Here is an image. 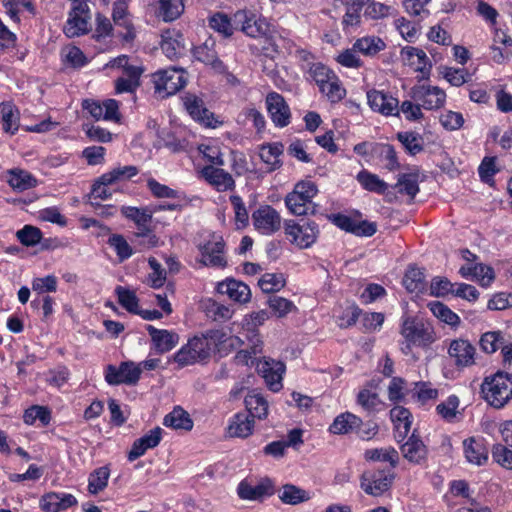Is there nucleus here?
I'll list each match as a JSON object with an SVG mask.
<instances>
[{
    "label": "nucleus",
    "mask_w": 512,
    "mask_h": 512,
    "mask_svg": "<svg viewBox=\"0 0 512 512\" xmlns=\"http://www.w3.org/2000/svg\"><path fill=\"white\" fill-rule=\"evenodd\" d=\"M362 424V420L349 412L338 415L330 425V432L333 434H347L355 431Z\"/></svg>",
    "instance_id": "31"
},
{
    "label": "nucleus",
    "mask_w": 512,
    "mask_h": 512,
    "mask_svg": "<svg viewBox=\"0 0 512 512\" xmlns=\"http://www.w3.org/2000/svg\"><path fill=\"white\" fill-rule=\"evenodd\" d=\"M320 91L324 93L332 102H338L345 97L346 91L340 85L336 75L327 83L320 87Z\"/></svg>",
    "instance_id": "59"
},
{
    "label": "nucleus",
    "mask_w": 512,
    "mask_h": 512,
    "mask_svg": "<svg viewBox=\"0 0 512 512\" xmlns=\"http://www.w3.org/2000/svg\"><path fill=\"white\" fill-rule=\"evenodd\" d=\"M193 56L196 60L210 65L215 71L221 73L225 70L223 62L218 58L217 52L214 49L213 41H206L200 46L195 47Z\"/></svg>",
    "instance_id": "27"
},
{
    "label": "nucleus",
    "mask_w": 512,
    "mask_h": 512,
    "mask_svg": "<svg viewBox=\"0 0 512 512\" xmlns=\"http://www.w3.org/2000/svg\"><path fill=\"white\" fill-rule=\"evenodd\" d=\"M183 101L185 109L195 121L211 128L221 124L220 121L215 119L214 114L205 107L203 100L198 96L187 94Z\"/></svg>",
    "instance_id": "15"
},
{
    "label": "nucleus",
    "mask_w": 512,
    "mask_h": 512,
    "mask_svg": "<svg viewBox=\"0 0 512 512\" xmlns=\"http://www.w3.org/2000/svg\"><path fill=\"white\" fill-rule=\"evenodd\" d=\"M138 173L139 170L134 165L118 166L102 175V183L115 184L118 182L127 181L136 176Z\"/></svg>",
    "instance_id": "39"
},
{
    "label": "nucleus",
    "mask_w": 512,
    "mask_h": 512,
    "mask_svg": "<svg viewBox=\"0 0 512 512\" xmlns=\"http://www.w3.org/2000/svg\"><path fill=\"white\" fill-rule=\"evenodd\" d=\"M230 202L233 206L237 228L246 227L249 223V214L242 198L238 195H232L230 196Z\"/></svg>",
    "instance_id": "57"
},
{
    "label": "nucleus",
    "mask_w": 512,
    "mask_h": 512,
    "mask_svg": "<svg viewBox=\"0 0 512 512\" xmlns=\"http://www.w3.org/2000/svg\"><path fill=\"white\" fill-rule=\"evenodd\" d=\"M395 188L400 194H406L413 199L419 192L418 175L415 173L400 174Z\"/></svg>",
    "instance_id": "45"
},
{
    "label": "nucleus",
    "mask_w": 512,
    "mask_h": 512,
    "mask_svg": "<svg viewBox=\"0 0 512 512\" xmlns=\"http://www.w3.org/2000/svg\"><path fill=\"white\" fill-rule=\"evenodd\" d=\"M265 103L270 118L275 126L283 128L290 124V107L281 94L277 92L268 93Z\"/></svg>",
    "instance_id": "12"
},
{
    "label": "nucleus",
    "mask_w": 512,
    "mask_h": 512,
    "mask_svg": "<svg viewBox=\"0 0 512 512\" xmlns=\"http://www.w3.org/2000/svg\"><path fill=\"white\" fill-rule=\"evenodd\" d=\"M17 238L25 246H34L40 242L42 232L37 227L25 225L17 232Z\"/></svg>",
    "instance_id": "61"
},
{
    "label": "nucleus",
    "mask_w": 512,
    "mask_h": 512,
    "mask_svg": "<svg viewBox=\"0 0 512 512\" xmlns=\"http://www.w3.org/2000/svg\"><path fill=\"white\" fill-rule=\"evenodd\" d=\"M108 242L115 249L120 261H124L132 256L133 250L122 235L114 234L109 238Z\"/></svg>",
    "instance_id": "63"
},
{
    "label": "nucleus",
    "mask_w": 512,
    "mask_h": 512,
    "mask_svg": "<svg viewBox=\"0 0 512 512\" xmlns=\"http://www.w3.org/2000/svg\"><path fill=\"white\" fill-rule=\"evenodd\" d=\"M309 75L316 82L319 88L335 76L329 68L321 63L312 64L309 69Z\"/></svg>",
    "instance_id": "64"
},
{
    "label": "nucleus",
    "mask_w": 512,
    "mask_h": 512,
    "mask_svg": "<svg viewBox=\"0 0 512 512\" xmlns=\"http://www.w3.org/2000/svg\"><path fill=\"white\" fill-rule=\"evenodd\" d=\"M253 426L254 420L251 419L249 415L237 413L229 424L228 433L232 437L245 438L252 433Z\"/></svg>",
    "instance_id": "33"
},
{
    "label": "nucleus",
    "mask_w": 512,
    "mask_h": 512,
    "mask_svg": "<svg viewBox=\"0 0 512 512\" xmlns=\"http://www.w3.org/2000/svg\"><path fill=\"white\" fill-rule=\"evenodd\" d=\"M183 48V36L179 31L165 30L162 33L161 49L168 58L177 57L181 54Z\"/></svg>",
    "instance_id": "29"
},
{
    "label": "nucleus",
    "mask_w": 512,
    "mask_h": 512,
    "mask_svg": "<svg viewBox=\"0 0 512 512\" xmlns=\"http://www.w3.org/2000/svg\"><path fill=\"white\" fill-rule=\"evenodd\" d=\"M267 304L277 317H284L296 308L293 302L276 295L270 296Z\"/></svg>",
    "instance_id": "58"
},
{
    "label": "nucleus",
    "mask_w": 512,
    "mask_h": 512,
    "mask_svg": "<svg viewBox=\"0 0 512 512\" xmlns=\"http://www.w3.org/2000/svg\"><path fill=\"white\" fill-rule=\"evenodd\" d=\"M357 403L368 412L377 411L382 404L378 394L368 389H363L358 393Z\"/></svg>",
    "instance_id": "56"
},
{
    "label": "nucleus",
    "mask_w": 512,
    "mask_h": 512,
    "mask_svg": "<svg viewBox=\"0 0 512 512\" xmlns=\"http://www.w3.org/2000/svg\"><path fill=\"white\" fill-rule=\"evenodd\" d=\"M397 139L411 155H416L424 150L423 137L416 132H399Z\"/></svg>",
    "instance_id": "44"
},
{
    "label": "nucleus",
    "mask_w": 512,
    "mask_h": 512,
    "mask_svg": "<svg viewBox=\"0 0 512 512\" xmlns=\"http://www.w3.org/2000/svg\"><path fill=\"white\" fill-rule=\"evenodd\" d=\"M465 457L468 462L476 465H483L487 459V450L484 445L473 438L463 442Z\"/></svg>",
    "instance_id": "37"
},
{
    "label": "nucleus",
    "mask_w": 512,
    "mask_h": 512,
    "mask_svg": "<svg viewBox=\"0 0 512 512\" xmlns=\"http://www.w3.org/2000/svg\"><path fill=\"white\" fill-rule=\"evenodd\" d=\"M317 192V186L313 182L301 181L286 196L285 204L292 214L298 216L306 215L310 209L312 212L314 211L312 199L316 196Z\"/></svg>",
    "instance_id": "3"
},
{
    "label": "nucleus",
    "mask_w": 512,
    "mask_h": 512,
    "mask_svg": "<svg viewBox=\"0 0 512 512\" xmlns=\"http://www.w3.org/2000/svg\"><path fill=\"white\" fill-rule=\"evenodd\" d=\"M159 15L164 21L176 20L184 11L183 0H157Z\"/></svg>",
    "instance_id": "40"
},
{
    "label": "nucleus",
    "mask_w": 512,
    "mask_h": 512,
    "mask_svg": "<svg viewBox=\"0 0 512 512\" xmlns=\"http://www.w3.org/2000/svg\"><path fill=\"white\" fill-rule=\"evenodd\" d=\"M255 229L263 235H271L281 227L280 214L270 205L259 207L252 213Z\"/></svg>",
    "instance_id": "11"
},
{
    "label": "nucleus",
    "mask_w": 512,
    "mask_h": 512,
    "mask_svg": "<svg viewBox=\"0 0 512 512\" xmlns=\"http://www.w3.org/2000/svg\"><path fill=\"white\" fill-rule=\"evenodd\" d=\"M157 352L163 354L172 350L179 342V335L173 331L157 329L152 325L146 327Z\"/></svg>",
    "instance_id": "22"
},
{
    "label": "nucleus",
    "mask_w": 512,
    "mask_h": 512,
    "mask_svg": "<svg viewBox=\"0 0 512 512\" xmlns=\"http://www.w3.org/2000/svg\"><path fill=\"white\" fill-rule=\"evenodd\" d=\"M394 478L395 474L391 471L364 472L360 477V486L366 494L380 496L391 487Z\"/></svg>",
    "instance_id": "8"
},
{
    "label": "nucleus",
    "mask_w": 512,
    "mask_h": 512,
    "mask_svg": "<svg viewBox=\"0 0 512 512\" xmlns=\"http://www.w3.org/2000/svg\"><path fill=\"white\" fill-rule=\"evenodd\" d=\"M390 417L395 422V428L397 431L396 438L398 441L403 440L411 428V413L408 409L402 406H396L390 411Z\"/></svg>",
    "instance_id": "30"
},
{
    "label": "nucleus",
    "mask_w": 512,
    "mask_h": 512,
    "mask_svg": "<svg viewBox=\"0 0 512 512\" xmlns=\"http://www.w3.org/2000/svg\"><path fill=\"white\" fill-rule=\"evenodd\" d=\"M206 314L214 321H226L232 317L233 311L216 301L209 300L205 305Z\"/></svg>",
    "instance_id": "55"
},
{
    "label": "nucleus",
    "mask_w": 512,
    "mask_h": 512,
    "mask_svg": "<svg viewBox=\"0 0 512 512\" xmlns=\"http://www.w3.org/2000/svg\"><path fill=\"white\" fill-rule=\"evenodd\" d=\"M284 151L282 143L275 142L272 144L262 145L260 148L259 156L261 160L267 164L269 171L277 170L281 167L282 163L279 159Z\"/></svg>",
    "instance_id": "32"
},
{
    "label": "nucleus",
    "mask_w": 512,
    "mask_h": 512,
    "mask_svg": "<svg viewBox=\"0 0 512 512\" xmlns=\"http://www.w3.org/2000/svg\"><path fill=\"white\" fill-rule=\"evenodd\" d=\"M279 498L285 504L298 505L310 500L311 497L306 490L293 484H285L282 486Z\"/></svg>",
    "instance_id": "38"
},
{
    "label": "nucleus",
    "mask_w": 512,
    "mask_h": 512,
    "mask_svg": "<svg viewBox=\"0 0 512 512\" xmlns=\"http://www.w3.org/2000/svg\"><path fill=\"white\" fill-rule=\"evenodd\" d=\"M285 234L292 244L299 248H308L313 245L319 235V228L315 222L304 221L297 223L294 220L285 222Z\"/></svg>",
    "instance_id": "6"
},
{
    "label": "nucleus",
    "mask_w": 512,
    "mask_h": 512,
    "mask_svg": "<svg viewBox=\"0 0 512 512\" xmlns=\"http://www.w3.org/2000/svg\"><path fill=\"white\" fill-rule=\"evenodd\" d=\"M367 100L370 108L384 116L398 115V99L378 90L367 92Z\"/></svg>",
    "instance_id": "16"
},
{
    "label": "nucleus",
    "mask_w": 512,
    "mask_h": 512,
    "mask_svg": "<svg viewBox=\"0 0 512 512\" xmlns=\"http://www.w3.org/2000/svg\"><path fill=\"white\" fill-rule=\"evenodd\" d=\"M9 185L17 191H24L33 188L37 184V180L27 171L12 170L9 172Z\"/></svg>",
    "instance_id": "42"
},
{
    "label": "nucleus",
    "mask_w": 512,
    "mask_h": 512,
    "mask_svg": "<svg viewBox=\"0 0 512 512\" xmlns=\"http://www.w3.org/2000/svg\"><path fill=\"white\" fill-rule=\"evenodd\" d=\"M402 53L406 56L409 66L413 67L416 71L421 72L424 77L429 75L432 64L422 49L406 47L403 49Z\"/></svg>",
    "instance_id": "28"
},
{
    "label": "nucleus",
    "mask_w": 512,
    "mask_h": 512,
    "mask_svg": "<svg viewBox=\"0 0 512 512\" xmlns=\"http://www.w3.org/2000/svg\"><path fill=\"white\" fill-rule=\"evenodd\" d=\"M258 285L264 293H272L285 286V279L281 273H266L259 279Z\"/></svg>",
    "instance_id": "52"
},
{
    "label": "nucleus",
    "mask_w": 512,
    "mask_h": 512,
    "mask_svg": "<svg viewBox=\"0 0 512 512\" xmlns=\"http://www.w3.org/2000/svg\"><path fill=\"white\" fill-rule=\"evenodd\" d=\"M121 213L136 224L135 236L142 238L143 244L147 247L156 246L158 239L151 229L152 212L148 208L123 206Z\"/></svg>",
    "instance_id": "4"
},
{
    "label": "nucleus",
    "mask_w": 512,
    "mask_h": 512,
    "mask_svg": "<svg viewBox=\"0 0 512 512\" xmlns=\"http://www.w3.org/2000/svg\"><path fill=\"white\" fill-rule=\"evenodd\" d=\"M475 347L464 339L453 340L448 348V354L454 359L458 367H467L474 364Z\"/></svg>",
    "instance_id": "19"
},
{
    "label": "nucleus",
    "mask_w": 512,
    "mask_h": 512,
    "mask_svg": "<svg viewBox=\"0 0 512 512\" xmlns=\"http://www.w3.org/2000/svg\"><path fill=\"white\" fill-rule=\"evenodd\" d=\"M235 28H239L247 36L258 38L265 36L269 31V25L265 19L257 17L246 10L237 11L233 17Z\"/></svg>",
    "instance_id": "9"
},
{
    "label": "nucleus",
    "mask_w": 512,
    "mask_h": 512,
    "mask_svg": "<svg viewBox=\"0 0 512 512\" xmlns=\"http://www.w3.org/2000/svg\"><path fill=\"white\" fill-rule=\"evenodd\" d=\"M127 4L124 1H117L113 5V21L116 25L123 26L127 29V33L124 36L126 40L133 39L134 33L131 29V24L127 19Z\"/></svg>",
    "instance_id": "49"
},
{
    "label": "nucleus",
    "mask_w": 512,
    "mask_h": 512,
    "mask_svg": "<svg viewBox=\"0 0 512 512\" xmlns=\"http://www.w3.org/2000/svg\"><path fill=\"white\" fill-rule=\"evenodd\" d=\"M245 406L249 411V416L251 419H265L268 415V402L267 400L259 393H249L245 397Z\"/></svg>",
    "instance_id": "34"
},
{
    "label": "nucleus",
    "mask_w": 512,
    "mask_h": 512,
    "mask_svg": "<svg viewBox=\"0 0 512 512\" xmlns=\"http://www.w3.org/2000/svg\"><path fill=\"white\" fill-rule=\"evenodd\" d=\"M163 424L173 429L190 431L193 428V421L190 415L181 407H176L164 417Z\"/></svg>",
    "instance_id": "36"
},
{
    "label": "nucleus",
    "mask_w": 512,
    "mask_h": 512,
    "mask_svg": "<svg viewBox=\"0 0 512 512\" xmlns=\"http://www.w3.org/2000/svg\"><path fill=\"white\" fill-rule=\"evenodd\" d=\"M220 294L227 295L231 300L239 303H247L251 298V291L247 284L234 279H227L217 286Z\"/></svg>",
    "instance_id": "23"
},
{
    "label": "nucleus",
    "mask_w": 512,
    "mask_h": 512,
    "mask_svg": "<svg viewBox=\"0 0 512 512\" xmlns=\"http://www.w3.org/2000/svg\"><path fill=\"white\" fill-rule=\"evenodd\" d=\"M430 310L434 316H436L441 321L454 326L459 323V316L450 310L446 305L441 302L435 301L429 304Z\"/></svg>",
    "instance_id": "54"
},
{
    "label": "nucleus",
    "mask_w": 512,
    "mask_h": 512,
    "mask_svg": "<svg viewBox=\"0 0 512 512\" xmlns=\"http://www.w3.org/2000/svg\"><path fill=\"white\" fill-rule=\"evenodd\" d=\"M402 455L414 464L422 463L427 457V448L423 441L413 432L408 440L400 447Z\"/></svg>",
    "instance_id": "26"
},
{
    "label": "nucleus",
    "mask_w": 512,
    "mask_h": 512,
    "mask_svg": "<svg viewBox=\"0 0 512 512\" xmlns=\"http://www.w3.org/2000/svg\"><path fill=\"white\" fill-rule=\"evenodd\" d=\"M77 505V499L72 494L49 492L40 500V506L45 512H60Z\"/></svg>",
    "instance_id": "21"
},
{
    "label": "nucleus",
    "mask_w": 512,
    "mask_h": 512,
    "mask_svg": "<svg viewBox=\"0 0 512 512\" xmlns=\"http://www.w3.org/2000/svg\"><path fill=\"white\" fill-rule=\"evenodd\" d=\"M400 333L406 341L412 342L414 346L418 347H428L435 341L432 326L419 318H406L402 323Z\"/></svg>",
    "instance_id": "5"
},
{
    "label": "nucleus",
    "mask_w": 512,
    "mask_h": 512,
    "mask_svg": "<svg viewBox=\"0 0 512 512\" xmlns=\"http://www.w3.org/2000/svg\"><path fill=\"white\" fill-rule=\"evenodd\" d=\"M504 344V338L501 332L484 333L480 339V346L486 353H494Z\"/></svg>",
    "instance_id": "60"
},
{
    "label": "nucleus",
    "mask_w": 512,
    "mask_h": 512,
    "mask_svg": "<svg viewBox=\"0 0 512 512\" xmlns=\"http://www.w3.org/2000/svg\"><path fill=\"white\" fill-rule=\"evenodd\" d=\"M189 347H192V351H194L199 361L208 359L213 351L210 342L205 340L202 335L190 339Z\"/></svg>",
    "instance_id": "62"
},
{
    "label": "nucleus",
    "mask_w": 512,
    "mask_h": 512,
    "mask_svg": "<svg viewBox=\"0 0 512 512\" xmlns=\"http://www.w3.org/2000/svg\"><path fill=\"white\" fill-rule=\"evenodd\" d=\"M357 180L366 190L379 194L385 193L388 188L387 183L381 180L376 174L365 170L358 173Z\"/></svg>",
    "instance_id": "47"
},
{
    "label": "nucleus",
    "mask_w": 512,
    "mask_h": 512,
    "mask_svg": "<svg viewBox=\"0 0 512 512\" xmlns=\"http://www.w3.org/2000/svg\"><path fill=\"white\" fill-rule=\"evenodd\" d=\"M403 284L410 292H421L425 287L423 270L417 267H410L405 273Z\"/></svg>",
    "instance_id": "46"
},
{
    "label": "nucleus",
    "mask_w": 512,
    "mask_h": 512,
    "mask_svg": "<svg viewBox=\"0 0 512 512\" xmlns=\"http://www.w3.org/2000/svg\"><path fill=\"white\" fill-rule=\"evenodd\" d=\"M201 262L205 266L223 268L226 266V259L223 255L224 242L222 238L216 241H209L200 247Z\"/></svg>",
    "instance_id": "20"
},
{
    "label": "nucleus",
    "mask_w": 512,
    "mask_h": 512,
    "mask_svg": "<svg viewBox=\"0 0 512 512\" xmlns=\"http://www.w3.org/2000/svg\"><path fill=\"white\" fill-rule=\"evenodd\" d=\"M89 19V8H85L82 4L72 6L63 28L65 35L69 38H73L87 33L89 30Z\"/></svg>",
    "instance_id": "14"
},
{
    "label": "nucleus",
    "mask_w": 512,
    "mask_h": 512,
    "mask_svg": "<svg viewBox=\"0 0 512 512\" xmlns=\"http://www.w3.org/2000/svg\"><path fill=\"white\" fill-rule=\"evenodd\" d=\"M364 457L368 461L389 462L392 468L397 466L399 460L398 452L393 447L368 449Z\"/></svg>",
    "instance_id": "41"
},
{
    "label": "nucleus",
    "mask_w": 512,
    "mask_h": 512,
    "mask_svg": "<svg viewBox=\"0 0 512 512\" xmlns=\"http://www.w3.org/2000/svg\"><path fill=\"white\" fill-rule=\"evenodd\" d=\"M258 370L270 390L277 392L282 388V378L285 372V365L282 362L265 360L258 365Z\"/></svg>",
    "instance_id": "18"
},
{
    "label": "nucleus",
    "mask_w": 512,
    "mask_h": 512,
    "mask_svg": "<svg viewBox=\"0 0 512 512\" xmlns=\"http://www.w3.org/2000/svg\"><path fill=\"white\" fill-rule=\"evenodd\" d=\"M163 430L160 427L151 429L147 434L136 439L128 452V460L135 461L139 457L145 454L148 449H153L159 445L162 439Z\"/></svg>",
    "instance_id": "17"
},
{
    "label": "nucleus",
    "mask_w": 512,
    "mask_h": 512,
    "mask_svg": "<svg viewBox=\"0 0 512 512\" xmlns=\"http://www.w3.org/2000/svg\"><path fill=\"white\" fill-rule=\"evenodd\" d=\"M210 27L222 34L224 37H229L233 34L235 25L231 23L230 18L223 13H216L209 19Z\"/></svg>",
    "instance_id": "53"
},
{
    "label": "nucleus",
    "mask_w": 512,
    "mask_h": 512,
    "mask_svg": "<svg viewBox=\"0 0 512 512\" xmlns=\"http://www.w3.org/2000/svg\"><path fill=\"white\" fill-rule=\"evenodd\" d=\"M0 121L4 131L14 134L18 130V115L14 112L10 103L0 105Z\"/></svg>",
    "instance_id": "51"
},
{
    "label": "nucleus",
    "mask_w": 512,
    "mask_h": 512,
    "mask_svg": "<svg viewBox=\"0 0 512 512\" xmlns=\"http://www.w3.org/2000/svg\"><path fill=\"white\" fill-rule=\"evenodd\" d=\"M115 293L118 296V302L120 305L125 308L128 312L136 314L140 310L139 308V300L134 291H131L125 287L117 286L115 289Z\"/></svg>",
    "instance_id": "48"
},
{
    "label": "nucleus",
    "mask_w": 512,
    "mask_h": 512,
    "mask_svg": "<svg viewBox=\"0 0 512 512\" xmlns=\"http://www.w3.org/2000/svg\"><path fill=\"white\" fill-rule=\"evenodd\" d=\"M375 147V155L385 161L384 167L389 171H394L399 167L397 155L394 147L390 144L378 143Z\"/></svg>",
    "instance_id": "50"
},
{
    "label": "nucleus",
    "mask_w": 512,
    "mask_h": 512,
    "mask_svg": "<svg viewBox=\"0 0 512 512\" xmlns=\"http://www.w3.org/2000/svg\"><path fill=\"white\" fill-rule=\"evenodd\" d=\"M142 368L132 361L122 362L119 367L108 365L105 380L110 385H135L141 376Z\"/></svg>",
    "instance_id": "7"
},
{
    "label": "nucleus",
    "mask_w": 512,
    "mask_h": 512,
    "mask_svg": "<svg viewBox=\"0 0 512 512\" xmlns=\"http://www.w3.org/2000/svg\"><path fill=\"white\" fill-rule=\"evenodd\" d=\"M202 177L218 191H227L234 187L235 182L232 176L221 168L213 165L205 166L201 170Z\"/></svg>",
    "instance_id": "24"
},
{
    "label": "nucleus",
    "mask_w": 512,
    "mask_h": 512,
    "mask_svg": "<svg viewBox=\"0 0 512 512\" xmlns=\"http://www.w3.org/2000/svg\"><path fill=\"white\" fill-rule=\"evenodd\" d=\"M237 494L243 500L258 501L265 496L273 494L272 485L269 480L261 481L252 486L247 481H241L237 487Z\"/></svg>",
    "instance_id": "25"
},
{
    "label": "nucleus",
    "mask_w": 512,
    "mask_h": 512,
    "mask_svg": "<svg viewBox=\"0 0 512 512\" xmlns=\"http://www.w3.org/2000/svg\"><path fill=\"white\" fill-rule=\"evenodd\" d=\"M505 444H496L492 449V457L502 467L512 470V421H505L500 426Z\"/></svg>",
    "instance_id": "13"
},
{
    "label": "nucleus",
    "mask_w": 512,
    "mask_h": 512,
    "mask_svg": "<svg viewBox=\"0 0 512 512\" xmlns=\"http://www.w3.org/2000/svg\"><path fill=\"white\" fill-rule=\"evenodd\" d=\"M481 392L485 401L494 408H503L512 399V374L498 371L485 377Z\"/></svg>",
    "instance_id": "1"
},
{
    "label": "nucleus",
    "mask_w": 512,
    "mask_h": 512,
    "mask_svg": "<svg viewBox=\"0 0 512 512\" xmlns=\"http://www.w3.org/2000/svg\"><path fill=\"white\" fill-rule=\"evenodd\" d=\"M155 93L161 98L171 96L187 84L186 71L184 69L170 67L152 74Z\"/></svg>",
    "instance_id": "2"
},
{
    "label": "nucleus",
    "mask_w": 512,
    "mask_h": 512,
    "mask_svg": "<svg viewBox=\"0 0 512 512\" xmlns=\"http://www.w3.org/2000/svg\"><path fill=\"white\" fill-rule=\"evenodd\" d=\"M411 97L424 109L432 110L443 107L446 94L437 86L418 85L412 88Z\"/></svg>",
    "instance_id": "10"
},
{
    "label": "nucleus",
    "mask_w": 512,
    "mask_h": 512,
    "mask_svg": "<svg viewBox=\"0 0 512 512\" xmlns=\"http://www.w3.org/2000/svg\"><path fill=\"white\" fill-rule=\"evenodd\" d=\"M386 47L385 42L377 36H365L359 38L353 44L354 51L365 56H374Z\"/></svg>",
    "instance_id": "35"
},
{
    "label": "nucleus",
    "mask_w": 512,
    "mask_h": 512,
    "mask_svg": "<svg viewBox=\"0 0 512 512\" xmlns=\"http://www.w3.org/2000/svg\"><path fill=\"white\" fill-rule=\"evenodd\" d=\"M110 476V470L107 466H102L95 469L89 475L88 479V491L91 494H98L102 490H104L108 484V479Z\"/></svg>",
    "instance_id": "43"
}]
</instances>
